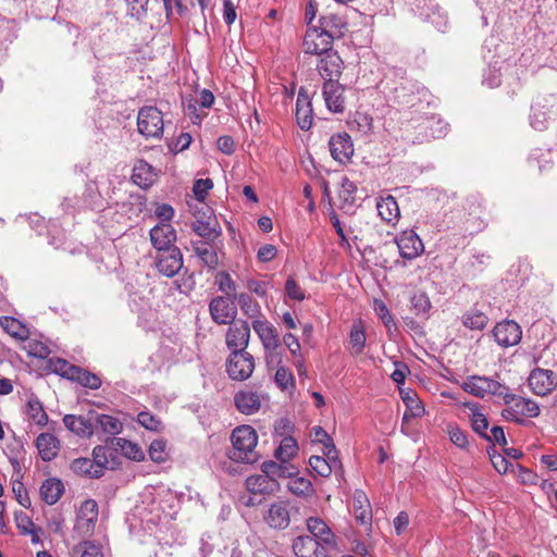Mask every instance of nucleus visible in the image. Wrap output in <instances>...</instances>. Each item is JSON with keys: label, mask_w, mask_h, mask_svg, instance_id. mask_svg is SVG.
<instances>
[{"label": "nucleus", "mask_w": 557, "mask_h": 557, "mask_svg": "<svg viewBox=\"0 0 557 557\" xmlns=\"http://www.w3.org/2000/svg\"><path fill=\"white\" fill-rule=\"evenodd\" d=\"M380 87L389 100L400 107H414L426 96V90L417 82L395 72L392 75H385Z\"/></svg>", "instance_id": "obj_1"}, {"label": "nucleus", "mask_w": 557, "mask_h": 557, "mask_svg": "<svg viewBox=\"0 0 557 557\" xmlns=\"http://www.w3.org/2000/svg\"><path fill=\"white\" fill-rule=\"evenodd\" d=\"M232 449L228 457L237 462L252 463L258 460L256 446L258 435L250 425H240L233 430L231 435Z\"/></svg>", "instance_id": "obj_2"}, {"label": "nucleus", "mask_w": 557, "mask_h": 557, "mask_svg": "<svg viewBox=\"0 0 557 557\" xmlns=\"http://www.w3.org/2000/svg\"><path fill=\"white\" fill-rule=\"evenodd\" d=\"M48 367L61 377L74 381L84 387L98 389L101 386V380L98 375L81 367L70 364L64 359H57L55 361L49 362Z\"/></svg>", "instance_id": "obj_3"}, {"label": "nucleus", "mask_w": 557, "mask_h": 557, "mask_svg": "<svg viewBox=\"0 0 557 557\" xmlns=\"http://www.w3.org/2000/svg\"><path fill=\"white\" fill-rule=\"evenodd\" d=\"M228 376L234 381H245L255 370V359L247 350L231 351L225 362Z\"/></svg>", "instance_id": "obj_4"}, {"label": "nucleus", "mask_w": 557, "mask_h": 557, "mask_svg": "<svg viewBox=\"0 0 557 557\" xmlns=\"http://www.w3.org/2000/svg\"><path fill=\"white\" fill-rule=\"evenodd\" d=\"M507 407L503 409L502 417L506 420L522 422L523 417L535 418L540 414L537 403L532 399L517 395H511L506 403Z\"/></svg>", "instance_id": "obj_5"}, {"label": "nucleus", "mask_w": 557, "mask_h": 557, "mask_svg": "<svg viewBox=\"0 0 557 557\" xmlns=\"http://www.w3.org/2000/svg\"><path fill=\"white\" fill-rule=\"evenodd\" d=\"M163 116L161 111L152 106L144 107L137 116L138 132L145 137L159 138L163 133Z\"/></svg>", "instance_id": "obj_6"}, {"label": "nucleus", "mask_w": 557, "mask_h": 557, "mask_svg": "<svg viewBox=\"0 0 557 557\" xmlns=\"http://www.w3.org/2000/svg\"><path fill=\"white\" fill-rule=\"evenodd\" d=\"M98 520V504L94 499H86L77 510L75 531L81 536H90Z\"/></svg>", "instance_id": "obj_7"}, {"label": "nucleus", "mask_w": 557, "mask_h": 557, "mask_svg": "<svg viewBox=\"0 0 557 557\" xmlns=\"http://www.w3.org/2000/svg\"><path fill=\"white\" fill-rule=\"evenodd\" d=\"M235 299L226 296L213 297L209 304L212 320L220 325L231 324L237 315Z\"/></svg>", "instance_id": "obj_8"}, {"label": "nucleus", "mask_w": 557, "mask_h": 557, "mask_svg": "<svg viewBox=\"0 0 557 557\" xmlns=\"http://www.w3.org/2000/svg\"><path fill=\"white\" fill-rule=\"evenodd\" d=\"M252 329L258 334L264 350L268 352L267 359L271 361L276 359V349L281 345L276 329L267 320H255Z\"/></svg>", "instance_id": "obj_9"}, {"label": "nucleus", "mask_w": 557, "mask_h": 557, "mask_svg": "<svg viewBox=\"0 0 557 557\" xmlns=\"http://www.w3.org/2000/svg\"><path fill=\"white\" fill-rule=\"evenodd\" d=\"M333 37L319 28H309L304 37V51L319 58L332 51Z\"/></svg>", "instance_id": "obj_10"}, {"label": "nucleus", "mask_w": 557, "mask_h": 557, "mask_svg": "<svg viewBox=\"0 0 557 557\" xmlns=\"http://www.w3.org/2000/svg\"><path fill=\"white\" fill-rule=\"evenodd\" d=\"M183 255L177 247L157 252L154 258L157 270L166 277L175 276L183 268Z\"/></svg>", "instance_id": "obj_11"}, {"label": "nucleus", "mask_w": 557, "mask_h": 557, "mask_svg": "<svg viewBox=\"0 0 557 557\" xmlns=\"http://www.w3.org/2000/svg\"><path fill=\"white\" fill-rule=\"evenodd\" d=\"M529 386L539 396H546L557 387V375L552 370L535 368L531 371Z\"/></svg>", "instance_id": "obj_12"}, {"label": "nucleus", "mask_w": 557, "mask_h": 557, "mask_svg": "<svg viewBox=\"0 0 557 557\" xmlns=\"http://www.w3.org/2000/svg\"><path fill=\"white\" fill-rule=\"evenodd\" d=\"M395 242L400 257L407 260L419 257L424 250L422 240L417 233L411 230L400 233L396 236Z\"/></svg>", "instance_id": "obj_13"}, {"label": "nucleus", "mask_w": 557, "mask_h": 557, "mask_svg": "<svg viewBox=\"0 0 557 557\" xmlns=\"http://www.w3.org/2000/svg\"><path fill=\"white\" fill-rule=\"evenodd\" d=\"M495 341L503 347L517 345L522 337L520 325L511 320L499 322L493 330Z\"/></svg>", "instance_id": "obj_14"}, {"label": "nucleus", "mask_w": 557, "mask_h": 557, "mask_svg": "<svg viewBox=\"0 0 557 557\" xmlns=\"http://www.w3.org/2000/svg\"><path fill=\"white\" fill-rule=\"evenodd\" d=\"M250 339V327L247 321L232 322L226 333V345L231 351L246 350Z\"/></svg>", "instance_id": "obj_15"}, {"label": "nucleus", "mask_w": 557, "mask_h": 557, "mask_svg": "<svg viewBox=\"0 0 557 557\" xmlns=\"http://www.w3.org/2000/svg\"><path fill=\"white\" fill-rule=\"evenodd\" d=\"M150 242L158 252L176 247V231L170 223H159L150 230Z\"/></svg>", "instance_id": "obj_16"}, {"label": "nucleus", "mask_w": 557, "mask_h": 557, "mask_svg": "<svg viewBox=\"0 0 557 557\" xmlns=\"http://www.w3.org/2000/svg\"><path fill=\"white\" fill-rule=\"evenodd\" d=\"M345 88L337 81L324 82L322 94L326 108L334 113H342L345 110Z\"/></svg>", "instance_id": "obj_17"}, {"label": "nucleus", "mask_w": 557, "mask_h": 557, "mask_svg": "<svg viewBox=\"0 0 557 557\" xmlns=\"http://www.w3.org/2000/svg\"><path fill=\"white\" fill-rule=\"evenodd\" d=\"M264 521L272 529H286L290 522L289 504L285 500L272 503L264 515Z\"/></svg>", "instance_id": "obj_18"}, {"label": "nucleus", "mask_w": 557, "mask_h": 557, "mask_svg": "<svg viewBox=\"0 0 557 557\" xmlns=\"http://www.w3.org/2000/svg\"><path fill=\"white\" fill-rule=\"evenodd\" d=\"M293 550L297 557H327L324 545L310 535H300L294 540Z\"/></svg>", "instance_id": "obj_19"}, {"label": "nucleus", "mask_w": 557, "mask_h": 557, "mask_svg": "<svg viewBox=\"0 0 557 557\" xmlns=\"http://www.w3.org/2000/svg\"><path fill=\"white\" fill-rule=\"evenodd\" d=\"M330 152L334 160L345 163L354 154V145L347 133L333 135L329 140Z\"/></svg>", "instance_id": "obj_20"}, {"label": "nucleus", "mask_w": 557, "mask_h": 557, "mask_svg": "<svg viewBox=\"0 0 557 557\" xmlns=\"http://www.w3.org/2000/svg\"><path fill=\"white\" fill-rule=\"evenodd\" d=\"M317 67L325 82H329V79L337 81L342 74L343 61L338 53L332 50L319 58Z\"/></svg>", "instance_id": "obj_21"}, {"label": "nucleus", "mask_w": 557, "mask_h": 557, "mask_svg": "<svg viewBox=\"0 0 557 557\" xmlns=\"http://www.w3.org/2000/svg\"><path fill=\"white\" fill-rule=\"evenodd\" d=\"M323 455L324 457L311 456L309 458V465L314 472L323 478H327L333 471L342 469V462L337 457V451L327 454L326 450H323Z\"/></svg>", "instance_id": "obj_22"}, {"label": "nucleus", "mask_w": 557, "mask_h": 557, "mask_svg": "<svg viewBox=\"0 0 557 557\" xmlns=\"http://www.w3.org/2000/svg\"><path fill=\"white\" fill-rule=\"evenodd\" d=\"M262 395L258 392L242 389L234 396L237 410L244 414H253L259 411L262 405Z\"/></svg>", "instance_id": "obj_23"}, {"label": "nucleus", "mask_w": 557, "mask_h": 557, "mask_svg": "<svg viewBox=\"0 0 557 557\" xmlns=\"http://www.w3.org/2000/svg\"><path fill=\"white\" fill-rule=\"evenodd\" d=\"M307 529L311 533L310 536L315 539L324 546H335V535L330 527L318 517H310L307 519Z\"/></svg>", "instance_id": "obj_24"}, {"label": "nucleus", "mask_w": 557, "mask_h": 557, "mask_svg": "<svg viewBox=\"0 0 557 557\" xmlns=\"http://www.w3.org/2000/svg\"><path fill=\"white\" fill-rule=\"evenodd\" d=\"M296 120L299 127L308 131L312 125V108L308 92L300 88L296 101Z\"/></svg>", "instance_id": "obj_25"}, {"label": "nucleus", "mask_w": 557, "mask_h": 557, "mask_svg": "<svg viewBox=\"0 0 557 557\" xmlns=\"http://www.w3.org/2000/svg\"><path fill=\"white\" fill-rule=\"evenodd\" d=\"M191 247L196 256L201 260L203 265L214 270L219 265V256L214 242H191Z\"/></svg>", "instance_id": "obj_26"}, {"label": "nucleus", "mask_w": 557, "mask_h": 557, "mask_svg": "<svg viewBox=\"0 0 557 557\" xmlns=\"http://www.w3.org/2000/svg\"><path fill=\"white\" fill-rule=\"evenodd\" d=\"M246 487L252 494H272L278 490L280 484L277 480L260 473L249 475L246 479Z\"/></svg>", "instance_id": "obj_27"}, {"label": "nucleus", "mask_w": 557, "mask_h": 557, "mask_svg": "<svg viewBox=\"0 0 557 557\" xmlns=\"http://www.w3.org/2000/svg\"><path fill=\"white\" fill-rule=\"evenodd\" d=\"M157 172L145 160H138L133 168L132 180L140 188H149L156 181Z\"/></svg>", "instance_id": "obj_28"}, {"label": "nucleus", "mask_w": 557, "mask_h": 557, "mask_svg": "<svg viewBox=\"0 0 557 557\" xmlns=\"http://www.w3.org/2000/svg\"><path fill=\"white\" fill-rule=\"evenodd\" d=\"M107 444H110L115 453L120 450L128 459L141 461L145 458L143 449L136 443L125 438L109 437Z\"/></svg>", "instance_id": "obj_29"}, {"label": "nucleus", "mask_w": 557, "mask_h": 557, "mask_svg": "<svg viewBox=\"0 0 557 557\" xmlns=\"http://www.w3.org/2000/svg\"><path fill=\"white\" fill-rule=\"evenodd\" d=\"M354 516L361 524L370 523L372 520V509L368 496L364 492L357 490L352 497Z\"/></svg>", "instance_id": "obj_30"}, {"label": "nucleus", "mask_w": 557, "mask_h": 557, "mask_svg": "<svg viewBox=\"0 0 557 557\" xmlns=\"http://www.w3.org/2000/svg\"><path fill=\"white\" fill-rule=\"evenodd\" d=\"M59 450L60 442L54 435L50 433H42L37 436V453L42 460H52L57 457Z\"/></svg>", "instance_id": "obj_31"}, {"label": "nucleus", "mask_w": 557, "mask_h": 557, "mask_svg": "<svg viewBox=\"0 0 557 557\" xmlns=\"http://www.w3.org/2000/svg\"><path fill=\"white\" fill-rule=\"evenodd\" d=\"M400 395L404 404L407 407V410L403 417V422H406L411 418L422 417L424 414V406L422 401L419 399L417 393L410 389H400Z\"/></svg>", "instance_id": "obj_32"}, {"label": "nucleus", "mask_w": 557, "mask_h": 557, "mask_svg": "<svg viewBox=\"0 0 557 557\" xmlns=\"http://www.w3.org/2000/svg\"><path fill=\"white\" fill-rule=\"evenodd\" d=\"M376 209L381 219L386 223L394 224L400 216L398 203L391 195L380 198L376 203Z\"/></svg>", "instance_id": "obj_33"}, {"label": "nucleus", "mask_w": 557, "mask_h": 557, "mask_svg": "<svg viewBox=\"0 0 557 557\" xmlns=\"http://www.w3.org/2000/svg\"><path fill=\"white\" fill-rule=\"evenodd\" d=\"M63 423L67 430L78 436L90 437L94 434L92 423L82 416L65 414L63 418Z\"/></svg>", "instance_id": "obj_34"}, {"label": "nucleus", "mask_w": 557, "mask_h": 557, "mask_svg": "<svg viewBox=\"0 0 557 557\" xmlns=\"http://www.w3.org/2000/svg\"><path fill=\"white\" fill-rule=\"evenodd\" d=\"M64 492L61 480L55 478L47 479L40 486V496L48 505L55 504Z\"/></svg>", "instance_id": "obj_35"}, {"label": "nucleus", "mask_w": 557, "mask_h": 557, "mask_svg": "<svg viewBox=\"0 0 557 557\" xmlns=\"http://www.w3.org/2000/svg\"><path fill=\"white\" fill-rule=\"evenodd\" d=\"M193 231L203 238V242H214L222 234V230L215 220H197L191 225Z\"/></svg>", "instance_id": "obj_36"}, {"label": "nucleus", "mask_w": 557, "mask_h": 557, "mask_svg": "<svg viewBox=\"0 0 557 557\" xmlns=\"http://www.w3.org/2000/svg\"><path fill=\"white\" fill-rule=\"evenodd\" d=\"M71 469L76 474L87 475L89 478L99 479L102 476V469L95 467L94 462L89 458H77L72 461Z\"/></svg>", "instance_id": "obj_37"}, {"label": "nucleus", "mask_w": 557, "mask_h": 557, "mask_svg": "<svg viewBox=\"0 0 557 557\" xmlns=\"http://www.w3.org/2000/svg\"><path fill=\"white\" fill-rule=\"evenodd\" d=\"M490 379L485 376H470L463 382L462 388L465 392L472 394L476 397L483 398L488 394Z\"/></svg>", "instance_id": "obj_38"}, {"label": "nucleus", "mask_w": 557, "mask_h": 557, "mask_svg": "<svg viewBox=\"0 0 557 557\" xmlns=\"http://www.w3.org/2000/svg\"><path fill=\"white\" fill-rule=\"evenodd\" d=\"M287 488L293 495L297 497L307 498L314 494L312 483L308 479L301 476L290 479L287 484Z\"/></svg>", "instance_id": "obj_39"}, {"label": "nucleus", "mask_w": 557, "mask_h": 557, "mask_svg": "<svg viewBox=\"0 0 557 557\" xmlns=\"http://www.w3.org/2000/svg\"><path fill=\"white\" fill-rule=\"evenodd\" d=\"M487 322V315L476 308L470 309L462 317V324L470 330H483Z\"/></svg>", "instance_id": "obj_40"}, {"label": "nucleus", "mask_w": 557, "mask_h": 557, "mask_svg": "<svg viewBox=\"0 0 557 557\" xmlns=\"http://www.w3.org/2000/svg\"><path fill=\"white\" fill-rule=\"evenodd\" d=\"M298 451V444L292 436H286L282 440L280 446L275 450V458L283 463L288 462L296 456Z\"/></svg>", "instance_id": "obj_41"}, {"label": "nucleus", "mask_w": 557, "mask_h": 557, "mask_svg": "<svg viewBox=\"0 0 557 557\" xmlns=\"http://www.w3.org/2000/svg\"><path fill=\"white\" fill-rule=\"evenodd\" d=\"M50 354L51 350L48 345L41 343L37 338V374L42 375L44 373H55L50 367H48V363L55 361L58 358H48Z\"/></svg>", "instance_id": "obj_42"}, {"label": "nucleus", "mask_w": 557, "mask_h": 557, "mask_svg": "<svg viewBox=\"0 0 557 557\" xmlns=\"http://www.w3.org/2000/svg\"><path fill=\"white\" fill-rule=\"evenodd\" d=\"M366 339V332L361 321L355 322L349 333V344L355 355L363 351Z\"/></svg>", "instance_id": "obj_43"}, {"label": "nucleus", "mask_w": 557, "mask_h": 557, "mask_svg": "<svg viewBox=\"0 0 557 557\" xmlns=\"http://www.w3.org/2000/svg\"><path fill=\"white\" fill-rule=\"evenodd\" d=\"M374 311L386 326L388 336L392 338L397 333V326L389 309L382 300L376 299L374 301Z\"/></svg>", "instance_id": "obj_44"}, {"label": "nucleus", "mask_w": 557, "mask_h": 557, "mask_svg": "<svg viewBox=\"0 0 557 557\" xmlns=\"http://www.w3.org/2000/svg\"><path fill=\"white\" fill-rule=\"evenodd\" d=\"M348 125L350 131L367 135L373 128V119L367 113L356 112L354 117L348 122Z\"/></svg>", "instance_id": "obj_45"}, {"label": "nucleus", "mask_w": 557, "mask_h": 557, "mask_svg": "<svg viewBox=\"0 0 557 557\" xmlns=\"http://www.w3.org/2000/svg\"><path fill=\"white\" fill-rule=\"evenodd\" d=\"M320 23L321 27L319 29L329 33L333 38L339 37L343 34L342 29L346 26L343 18L334 14L322 16Z\"/></svg>", "instance_id": "obj_46"}, {"label": "nucleus", "mask_w": 557, "mask_h": 557, "mask_svg": "<svg viewBox=\"0 0 557 557\" xmlns=\"http://www.w3.org/2000/svg\"><path fill=\"white\" fill-rule=\"evenodd\" d=\"M0 324L3 330L10 334L12 337L24 339L27 337L28 331L27 329L15 318L12 317H2L0 319Z\"/></svg>", "instance_id": "obj_47"}, {"label": "nucleus", "mask_w": 557, "mask_h": 557, "mask_svg": "<svg viewBox=\"0 0 557 557\" xmlns=\"http://www.w3.org/2000/svg\"><path fill=\"white\" fill-rule=\"evenodd\" d=\"M467 407L471 411V424L472 429L480 436L485 437L488 429V421L485 414L479 411L478 406L474 404H467Z\"/></svg>", "instance_id": "obj_48"}, {"label": "nucleus", "mask_w": 557, "mask_h": 557, "mask_svg": "<svg viewBox=\"0 0 557 557\" xmlns=\"http://www.w3.org/2000/svg\"><path fill=\"white\" fill-rule=\"evenodd\" d=\"M14 521L18 532L23 535H30L32 543H35V523L25 511H15Z\"/></svg>", "instance_id": "obj_49"}, {"label": "nucleus", "mask_w": 557, "mask_h": 557, "mask_svg": "<svg viewBox=\"0 0 557 557\" xmlns=\"http://www.w3.org/2000/svg\"><path fill=\"white\" fill-rule=\"evenodd\" d=\"M115 451L110 444L101 446L98 445L92 449V462L95 467H100L102 470L108 466L109 459L113 458Z\"/></svg>", "instance_id": "obj_50"}, {"label": "nucleus", "mask_w": 557, "mask_h": 557, "mask_svg": "<svg viewBox=\"0 0 557 557\" xmlns=\"http://www.w3.org/2000/svg\"><path fill=\"white\" fill-rule=\"evenodd\" d=\"M235 300H237L240 310L249 318H255L260 313V307L257 301L252 299V297L247 293H240L236 295Z\"/></svg>", "instance_id": "obj_51"}, {"label": "nucleus", "mask_w": 557, "mask_h": 557, "mask_svg": "<svg viewBox=\"0 0 557 557\" xmlns=\"http://www.w3.org/2000/svg\"><path fill=\"white\" fill-rule=\"evenodd\" d=\"M96 423L100 425L104 433L111 435L121 433L123 429L120 420L109 414H97Z\"/></svg>", "instance_id": "obj_52"}, {"label": "nucleus", "mask_w": 557, "mask_h": 557, "mask_svg": "<svg viewBox=\"0 0 557 557\" xmlns=\"http://www.w3.org/2000/svg\"><path fill=\"white\" fill-rule=\"evenodd\" d=\"M215 284H218L219 289L226 295V297L236 298V285L231 275L221 271L215 275Z\"/></svg>", "instance_id": "obj_53"}, {"label": "nucleus", "mask_w": 557, "mask_h": 557, "mask_svg": "<svg viewBox=\"0 0 557 557\" xmlns=\"http://www.w3.org/2000/svg\"><path fill=\"white\" fill-rule=\"evenodd\" d=\"M137 422L145 429L153 432L163 430L161 420L149 411H141L137 416Z\"/></svg>", "instance_id": "obj_54"}, {"label": "nucleus", "mask_w": 557, "mask_h": 557, "mask_svg": "<svg viewBox=\"0 0 557 557\" xmlns=\"http://www.w3.org/2000/svg\"><path fill=\"white\" fill-rule=\"evenodd\" d=\"M411 307L417 315L426 317L431 309L430 298L425 293H417L411 297Z\"/></svg>", "instance_id": "obj_55"}, {"label": "nucleus", "mask_w": 557, "mask_h": 557, "mask_svg": "<svg viewBox=\"0 0 557 557\" xmlns=\"http://www.w3.org/2000/svg\"><path fill=\"white\" fill-rule=\"evenodd\" d=\"M149 457L152 461L161 463L168 459L166 442L163 440H154L149 446Z\"/></svg>", "instance_id": "obj_56"}, {"label": "nucleus", "mask_w": 557, "mask_h": 557, "mask_svg": "<svg viewBox=\"0 0 557 557\" xmlns=\"http://www.w3.org/2000/svg\"><path fill=\"white\" fill-rule=\"evenodd\" d=\"M312 435H313L314 442L322 444L323 450H326L327 454L337 451L332 437L327 434V432L323 428L314 426L312 429Z\"/></svg>", "instance_id": "obj_57"}, {"label": "nucleus", "mask_w": 557, "mask_h": 557, "mask_svg": "<svg viewBox=\"0 0 557 557\" xmlns=\"http://www.w3.org/2000/svg\"><path fill=\"white\" fill-rule=\"evenodd\" d=\"M276 385L285 391L289 386L294 387L295 381L292 372L285 368V367H278L275 376H274Z\"/></svg>", "instance_id": "obj_58"}, {"label": "nucleus", "mask_w": 557, "mask_h": 557, "mask_svg": "<svg viewBox=\"0 0 557 557\" xmlns=\"http://www.w3.org/2000/svg\"><path fill=\"white\" fill-rule=\"evenodd\" d=\"M213 188V182L210 178H199L194 183L193 191L199 201H203L210 189Z\"/></svg>", "instance_id": "obj_59"}, {"label": "nucleus", "mask_w": 557, "mask_h": 557, "mask_svg": "<svg viewBox=\"0 0 557 557\" xmlns=\"http://www.w3.org/2000/svg\"><path fill=\"white\" fill-rule=\"evenodd\" d=\"M12 491L20 505H22L24 508H30L32 500L28 496L27 490L21 481H13Z\"/></svg>", "instance_id": "obj_60"}, {"label": "nucleus", "mask_w": 557, "mask_h": 557, "mask_svg": "<svg viewBox=\"0 0 557 557\" xmlns=\"http://www.w3.org/2000/svg\"><path fill=\"white\" fill-rule=\"evenodd\" d=\"M198 99L190 97H186L183 99V108L185 113L191 119L193 123H199L202 119L200 114H198Z\"/></svg>", "instance_id": "obj_61"}, {"label": "nucleus", "mask_w": 557, "mask_h": 557, "mask_svg": "<svg viewBox=\"0 0 557 557\" xmlns=\"http://www.w3.org/2000/svg\"><path fill=\"white\" fill-rule=\"evenodd\" d=\"M150 0H126L133 17L140 20L147 15Z\"/></svg>", "instance_id": "obj_62"}, {"label": "nucleus", "mask_w": 557, "mask_h": 557, "mask_svg": "<svg viewBox=\"0 0 557 557\" xmlns=\"http://www.w3.org/2000/svg\"><path fill=\"white\" fill-rule=\"evenodd\" d=\"M285 293L290 299L297 301H301L306 297L304 289L298 285V283L293 277H288L286 280Z\"/></svg>", "instance_id": "obj_63"}, {"label": "nucleus", "mask_w": 557, "mask_h": 557, "mask_svg": "<svg viewBox=\"0 0 557 557\" xmlns=\"http://www.w3.org/2000/svg\"><path fill=\"white\" fill-rule=\"evenodd\" d=\"M490 459L495 470L500 474H506L509 468L512 467L504 455L496 451L490 453Z\"/></svg>", "instance_id": "obj_64"}]
</instances>
